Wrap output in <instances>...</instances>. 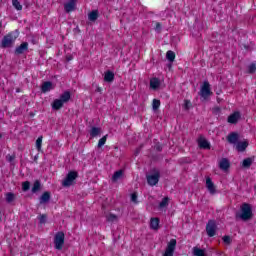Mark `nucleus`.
<instances>
[{
  "label": "nucleus",
  "mask_w": 256,
  "mask_h": 256,
  "mask_svg": "<svg viewBox=\"0 0 256 256\" xmlns=\"http://www.w3.org/2000/svg\"><path fill=\"white\" fill-rule=\"evenodd\" d=\"M249 221L253 219V209L249 203H243L240 206V211L235 213V220Z\"/></svg>",
  "instance_id": "obj_1"
},
{
  "label": "nucleus",
  "mask_w": 256,
  "mask_h": 256,
  "mask_svg": "<svg viewBox=\"0 0 256 256\" xmlns=\"http://www.w3.org/2000/svg\"><path fill=\"white\" fill-rule=\"evenodd\" d=\"M147 183L150 187H155L157 183H159V179H161V172L157 169H152L149 174L146 175Z\"/></svg>",
  "instance_id": "obj_2"
},
{
  "label": "nucleus",
  "mask_w": 256,
  "mask_h": 256,
  "mask_svg": "<svg viewBox=\"0 0 256 256\" xmlns=\"http://www.w3.org/2000/svg\"><path fill=\"white\" fill-rule=\"evenodd\" d=\"M77 177H79V173L77 171L68 172L65 179L62 181V186L71 187V185H75V180Z\"/></svg>",
  "instance_id": "obj_3"
},
{
  "label": "nucleus",
  "mask_w": 256,
  "mask_h": 256,
  "mask_svg": "<svg viewBox=\"0 0 256 256\" xmlns=\"http://www.w3.org/2000/svg\"><path fill=\"white\" fill-rule=\"evenodd\" d=\"M63 245H65V233L58 232L54 236V247L58 251H61V249H63Z\"/></svg>",
  "instance_id": "obj_4"
},
{
  "label": "nucleus",
  "mask_w": 256,
  "mask_h": 256,
  "mask_svg": "<svg viewBox=\"0 0 256 256\" xmlns=\"http://www.w3.org/2000/svg\"><path fill=\"white\" fill-rule=\"evenodd\" d=\"M15 39H17V37L13 36V34L11 33L4 36L1 42L2 49L13 47V43H15Z\"/></svg>",
  "instance_id": "obj_5"
},
{
  "label": "nucleus",
  "mask_w": 256,
  "mask_h": 256,
  "mask_svg": "<svg viewBox=\"0 0 256 256\" xmlns=\"http://www.w3.org/2000/svg\"><path fill=\"white\" fill-rule=\"evenodd\" d=\"M212 93L213 92H211V84H209V81H204L200 90V97H202V99H208V97L212 95Z\"/></svg>",
  "instance_id": "obj_6"
},
{
  "label": "nucleus",
  "mask_w": 256,
  "mask_h": 256,
  "mask_svg": "<svg viewBox=\"0 0 256 256\" xmlns=\"http://www.w3.org/2000/svg\"><path fill=\"white\" fill-rule=\"evenodd\" d=\"M206 233L208 237H215L217 233V224L214 220H209L206 225Z\"/></svg>",
  "instance_id": "obj_7"
},
{
  "label": "nucleus",
  "mask_w": 256,
  "mask_h": 256,
  "mask_svg": "<svg viewBox=\"0 0 256 256\" xmlns=\"http://www.w3.org/2000/svg\"><path fill=\"white\" fill-rule=\"evenodd\" d=\"M197 143L200 149H211V144L203 136H199Z\"/></svg>",
  "instance_id": "obj_8"
},
{
  "label": "nucleus",
  "mask_w": 256,
  "mask_h": 256,
  "mask_svg": "<svg viewBox=\"0 0 256 256\" xmlns=\"http://www.w3.org/2000/svg\"><path fill=\"white\" fill-rule=\"evenodd\" d=\"M206 188L210 195H215V193H217V189L215 188V184L213 183V180H211V177L206 178Z\"/></svg>",
  "instance_id": "obj_9"
},
{
  "label": "nucleus",
  "mask_w": 256,
  "mask_h": 256,
  "mask_svg": "<svg viewBox=\"0 0 256 256\" xmlns=\"http://www.w3.org/2000/svg\"><path fill=\"white\" fill-rule=\"evenodd\" d=\"M239 119H241V113L234 112L230 116H228V123H231L232 125H235L238 123Z\"/></svg>",
  "instance_id": "obj_10"
},
{
  "label": "nucleus",
  "mask_w": 256,
  "mask_h": 256,
  "mask_svg": "<svg viewBox=\"0 0 256 256\" xmlns=\"http://www.w3.org/2000/svg\"><path fill=\"white\" fill-rule=\"evenodd\" d=\"M51 201V192L46 191L44 192L39 199L40 205H45V203H49Z\"/></svg>",
  "instance_id": "obj_11"
},
{
  "label": "nucleus",
  "mask_w": 256,
  "mask_h": 256,
  "mask_svg": "<svg viewBox=\"0 0 256 256\" xmlns=\"http://www.w3.org/2000/svg\"><path fill=\"white\" fill-rule=\"evenodd\" d=\"M227 141L231 145L237 144V141H239V134L237 132H232L227 136Z\"/></svg>",
  "instance_id": "obj_12"
},
{
  "label": "nucleus",
  "mask_w": 256,
  "mask_h": 256,
  "mask_svg": "<svg viewBox=\"0 0 256 256\" xmlns=\"http://www.w3.org/2000/svg\"><path fill=\"white\" fill-rule=\"evenodd\" d=\"M27 49H29V43L23 42L20 46L16 47L15 54L23 55V52L27 51Z\"/></svg>",
  "instance_id": "obj_13"
},
{
  "label": "nucleus",
  "mask_w": 256,
  "mask_h": 256,
  "mask_svg": "<svg viewBox=\"0 0 256 256\" xmlns=\"http://www.w3.org/2000/svg\"><path fill=\"white\" fill-rule=\"evenodd\" d=\"M219 167L222 171H228L229 168L231 167V163L229 162V159L227 158H223L220 162H219Z\"/></svg>",
  "instance_id": "obj_14"
},
{
  "label": "nucleus",
  "mask_w": 256,
  "mask_h": 256,
  "mask_svg": "<svg viewBox=\"0 0 256 256\" xmlns=\"http://www.w3.org/2000/svg\"><path fill=\"white\" fill-rule=\"evenodd\" d=\"M53 90V82L46 81L41 86L42 93H49V91Z\"/></svg>",
  "instance_id": "obj_15"
},
{
  "label": "nucleus",
  "mask_w": 256,
  "mask_h": 256,
  "mask_svg": "<svg viewBox=\"0 0 256 256\" xmlns=\"http://www.w3.org/2000/svg\"><path fill=\"white\" fill-rule=\"evenodd\" d=\"M76 3L73 0L64 4V9L66 13H71V11H75Z\"/></svg>",
  "instance_id": "obj_16"
},
{
  "label": "nucleus",
  "mask_w": 256,
  "mask_h": 256,
  "mask_svg": "<svg viewBox=\"0 0 256 256\" xmlns=\"http://www.w3.org/2000/svg\"><path fill=\"white\" fill-rule=\"evenodd\" d=\"M159 87H161V80H159V78L154 77L150 80V89H154L157 90L159 89Z\"/></svg>",
  "instance_id": "obj_17"
},
{
  "label": "nucleus",
  "mask_w": 256,
  "mask_h": 256,
  "mask_svg": "<svg viewBox=\"0 0 256 256\" xmlns=\"http://www.w3.org/2000/svg\"><path fill=\"white\" fill-rule=\"evenodd\" d=\"M104 81H106V83L115 81V73H113L111 70L106 71L104 75Z\"/></svg>",
  "instance_id": "obj_18"
},
{
  "label": "nucleus",
  "mask_w": 256,
  "mask_h": 256,
  "mask_svg": "<svg viewBox=\"0 0 256 256\" xmlns=\"http://www.w3.org/2000/svg\"><path fill=\"white\" fill-rule=\"evenodd\" d=\"M177 247V240L171 239L170 243H168L166 247V251H169L170 253H175V248Z\"/></svg>",
  "instance_id": "obj_19"
},
{
  "label": "nucleus",
  "mask_w": 256,
  "mask_h": 256,
  "mask_svg": "<svg viewBox=\"0 0 256 256\" xmlns=\"http://www.w3.org/2000/svg\"><path fill=\"white\" fill-rule=\"evenodd\" d=\"M63 105L65 104L60 99H55L52 103V109H54V111H59Z\"/></svg>",
  "instance_id": "obj_20"
},
{
  "label": "nucleus",
  "mask_w": 256,
  "mask_h": 256,
  "mask_svg": "<svg viewBox=\"0 0 256 256\" xmlns=\"http://www.w3.org/2000/svg\"><path fill=\"white\" fill-rule=\"evenodd\" d=\"M71 99V92L65 91L62 95H60V100L65 104L69 103V100Z\"/></svg>",
  "instance_id": "obj_21"
},
{
  "label": "nucleus",
  "mask_w": 256,
  "mask_h": 256,
  "mask_svg": "<svg viewBox=\"0 0 256 256\" xmlns=\"http://www.w3.org/2000/svg\"><path fill=\"white\" fill-rule=\"evenodd\" d=\"M150 228H152L154 231L159 229V218H151Z\"/></svg>",
  "instance_id": "obj_22"
},
{
  "label": "nucleus",
  "mask_w": 256,
  "mask_h": 256,
  "mask_svg": "<svg viewBox=\"0 0 256 256\" xmlns=\"http://www.w3.org/2000/svg\"><path fill=\"white\" fill-rule=\"evenodd\" d=\"M247 147H249V143L247 142H238L236 145L237 151H240L241 153H243Z\"/></svg>",
  "instance_id": "obj_23"
},
{
  "label": "nucleus",
  "mask_w": 256,
  "mask_h": 256,
  "mask_svg": "<svg viewBox=\"0 0 256 256\" xmlns=\"http://www.w3.org/2000/svg\"><path fill=\"white\" fill-rule=\"evenodd\" d=\"M31 191H32V193H39V191H41V181L40 180H36L33 183Z\"/></svg>",
  "instance_id": "obj_24"
},
{
  "label": "nucleus",
  "mask_w": 256,
  "mask_h": 256,
  "mask_svg": "<svg viewBox=\"0 0 256 256\" xmlns=\"http://www.w3.org/2000/svg\"><path fill=\"white\" fill-rule=\"evenodd\" d=\"M89 21H95L96 19H99V10H93L88 14Z\"/></svg>",
  "instance_id": "obj_25"
},
{
  "label": "nucleus",
  "mask_w": 256,
  "mask_h": 256,
  "mask_svg": "<svg viewBox=\"0 0 256 256\" xmlns=\"http://www.w3.org/2000/svg\"><path fill=\"white\" fill-rule=\"evenodd\" d=\"M123 177V170L116 171L112 176L113 183H116V181H119Z\"/></svg>",
  "instance_id": "obj_26"
},
{
  "label": "nucleus",
  "mask_w": 256,
  "mask_h": 256,
  "mask_svg": "<svg viewBox=\"0 0 256 256\" xmlns=\"http://www.w3.org/2000/svg\"><path fill=\"white\" fill-rule=\"evenodd\" d=\"M98 135H101V128L92 127L91 130H90V136L91 137H97Z\"/></svg>",
  "instance_id": "obj_27"
},
{
  "label": "nucleus",
  "mask_w": 256,
  "mask_h": 256,
  "mask_svg": "<svg viewBox=\"0 0 256 256\" xmlns=\"http://www.w3.org/2000/svg\"><path fill=\"white\" fill-rule=\"evenodd\" d=\"M251 165H253V158H246L242 162V166L246 169H249V167H251Z\"/></svg>",
  "instance_id": "obj_28"
},
{
  "label": "nucleus",
  "mask_w": 256,
  "mask_h": 256,
  "mask_svg": "<svg viewBox=\"0 0 256 256\" xmlns=\"http://www.w3.org/2000/svg\"><path fill=\"white\" fill-rule=\"evenodd\" d=\"M193 255H194V256H207V255L205 254V250L200 249V248H197V247H194V248H193Z\"/></svg>",
  "instance_id": "obj_29"
},
{
  "label": "nucleus",
  "mask_w": 256,
  "mask_h": 256,
  "mask_svg": "<svg viewBox=\"0 0 256 256\" xmlns=\"http://www.w3.org/2000/svg\"><path fill=\"white\" fill-rule=\"evenodd\" d=\"M106 220L109 223H115L116 221H118V217H117V215L110 213V214L106 215Z\"/></svg>",
  "instance_id": "obj_30"
},
{
  "label": "nucleus",
  "mask_w": 256,
  "mask_h": 256,
  "mask_svg": "<svg viewBox=\"0 0 256 256\" xmlns=\"http://www.w3.org/2000/svg\"><path fill=\"white\" fill-rule=\"evenodd\" d=\"M166 59L168 60V61H170V63H173V61H175V52H173V51H168L167 53H166Z\"/></svg>",
  "instance_id": "obj_31"
},
{
  "label": "nucleus",
  "mask_w": 256,
  "mask_h": 256,
  "mask_svg": "<svg viewBox=\"0 0 256 256\" xmlns=\"http://www.w3.org/2000/svg\"><path fill=\"white\" fill-rule=\"evenodd\" d=\"M6 201L8 203H13V201H15V194L13 192L6 193Z\"/></svg>",
  "instance_id": "obj_32"
},
{
  "label": "nucleus",
  "mask_w": 256,
  "mask_h": 256,
  "mask_svg": "<svg viewBox=\"0 0 256 256\" xmlns=\"http://www.w3.org/2000/svg\"><path fill=\"white\" fill-rule=\"evenodd\" d=\"M159 107H161V101L158 99H154L152 102L153 111H157V109H159Z\"/></svg>",
  "instance_id": "obj_33"
},
{
  "label": "nucleus",
  "mask_w": 256,
  "mask_h": 256,
  "mask_svg": "<svg viewBox=\"0 0 256 256\" xmlns=\"http://www.w3.org/2000/svg\"><path fill=\"white\" fill-rule=\"evenodd\" d=\"M12 5L17 9V11H21L23 9V6L19 2V0H12Z\"/></svg>",
  "instance_id": "obj_34"
},
{
  "label": "nucleus",
  "mask_w": 256,
  "mask_h": 256,
  "mask_svg": "<svg viewBox=\"0 0 256 256\" xmlns=\"http://www.w3.org/2000/svg\"><path fill=\"white\" fill-rule=\"evenodd\" d=\"M41 145H43V136H39L36 140L37 151H41Z\"/></svg>",
  "instance_id": "obj_35"
},
{
  "label": "nucleus",
  "mask_w": 256,
  "mask_h": 256,
  "mask_svg": "<svg viewBox=\"0 0 256 256\" xmlns=\"http://www.w3.org/2000/svg\"><path fill=\"white\" fill-rule=\"evenodd\" d=\"M31 189V182L25 181L22 183V191L27 192Z\"/></svg>",
  "instance_id": "obj_36"
},
{
  "label": "nucleus",
  "mask_w": 256,
  "mask_h": 256,
  "mask_svg": "<svg viewBox=\"0 0 256 256\" xmlns=\"http://www.w3.org/2000/svg\"><path fill=\"white\" fill-rule=\"evenodd\" d=\"M169 205V198L165 197L162 199V201L159 204L160 209H164V207H167Z\"/></svg>",
  "instance_id": "obj_37"
},
{
  "label": "nucleus",
  "mask_w": 256,
  "mask_h": 256,
  "mask_svg": "<svg viewBox=\"0 0 256 256\" xmlns=\"http://www.w3.org/2000/svg\"><path fill=\"white\" fill-rule=\"evenodd\" d=\"M105 143H107V135L103 136L99 141H98V148L101 149V147H103V145H105Z\"/></svg>",
  "instance_id": "obj_38"
},
{
  "label": "nucleus",
  "mask_w": 256,
  "mask_h": 256,
  "mask_svg": "<svg viewBox=\"0 0 256 256\" xmlns=\"http://www.w3.org/2000/svg\"><path fill=\"white\" fill-rule=\"evenodd\" d=\"M255 71H256V64L255 62H253L248 66V73L252 75L253 73H255Z\"/></svg>",
  "instance_id": "obj_39"
},
{
  "label": "nucleus",
  "mask_w": 256,
  "mask_h": 256,
  "mask_svg": "<svg viewBox=\"0 0 256 256\" xmlns=\"http://www.w3.org/2000/svg\"><path fill=\"white\" fill-rule=\"evenodd\" d=\"M38 219H39V223H41V225L47 223V215H45V214L40 215V217H38Z\"/></svg>",
  "instance_id": "obj_40"
},
{
  "label": "nucleus",
  "mask_w": 256,
  "mask_h": 256,
  "mask_svg": "<svg viewBox=\"0 0 256 256\" xmlns=\"http://www.w3.org/2000/svg\"><path fill=\"white\" fill-rule=\"evenodd\" d=\"M137 197H138L137 192H133L131 194V201H132V203H135V205H137V203H139V201L137 200Z\"/></svg>",
  "instance_id": "obj_41"
},
{
  "label": "nucleus",
  "mask_w": 256,
  "mask_h": 256,
  "mask_svg": "<svg viewBox=\"0 0 256 256\" xmlns=\"http://www.w3.org/2000/svg\"><path fill=\"white\" fill-rule=\"evenodd\" d=\"M222 240L224 241V243H226V245H231V236H224L222 238Z\"/></svg>",
  "instance_id": "obj_42"
},
{
  "label": "nucleus",
  "mask_w": 256,
  "mask_h": 256,
  "mask_svg": "<svg viewBox=\"0 0 256 256\" xmlns=\"http://www.w3.org/2000/svg\"><path fill=\"white\" fill-rule=\"evenodd\" d=\"M155 150L156 151H163V145H161L160 143H157L155 146H154Z\"/></svg>",
  "instance_id": "obj_43"
},
{
  "label": "nucleus",
  "mask_w": 256,
  "mask_h": 256,
  "mask_svg": "<svg viewBox=\"0 0 256 256\" xmlns=\"http://www.w3.org/2000/svg\"><path fill=\"white\" fill-rule=\"evenodd\" d=\"M155 31H157V33H161V23H156Z\"/></svg>",
  "instance_id": "obj_44"
},
{
  "label": "nucleus",
  "mask_w": 256,
  "mask_h": 256,
  "mask_svg": "<svg viewBox=\"0 0 256 256\" xmlns=\"http://www.w3.org/2000/svg\"><path fill=\"white\" fill-rule=\"evenodd\" d=\"M6 159L9 161V163H11L15 159V156L8 155L6 156Z\"/></svg>",
  "instance_id": "obj_45"
},
{
  "label": "nucleus",
  "mask_w": 256,
  "mask_h": 256,
  "mask_svg": "<svg viewBox=\"0 0 256 256\" xmlns=\"http://www.w3.org/2000/svg\"><path fill=\"white\" fill-rule=\"evenodd\" d=\"M189 105H191V101L185 100V109H189Z\"/></svg>",
  "instance_id": "obj_46"
},
{
  "label": "nucleus",
  "mask_w": 256,
  "mask_h": 256,
  "mask_svg": "<svg viewBox=\"0 0 256 256\" xmlns=\"http://www.w3.org/2000/svg\"><path fill=\"white\" fill-rule=\"evenodd\" d=\"M163 256H173V252H169L168 250H165V253Z\"/></svg>",
  "instance_id": "obj_47"
},
{
  "label": "nucleus",
  "mask_w": 256,
  "mask_h": 256,
  "mask_svg": "<svg viewBox=\"0 0 256 256\" xmlns=\"http://www.w3.org/2000/svg\"><path fill=\"white\" fill-rule=\"evenodd\" d=\"M71 59H72L71 57H68V58H67V61H71Z\"/></svg>",
  "instance_id": "obj_48"
},
{
  "label": "nucleus",
  "mask_w": 256,
  "mask_h": 256,
  "mask_svg": "<svg viewBox=\"0 0 256 256\" xmlns=\"http://www.w3.org/2000/svg\"><path fill=\"white\" fill-rule=\"evenodd\" d=\"M1 137H3V135L0 134V139H1Z\"/></svg>",
  "instance_id": "obj_49"
}]
</instances>
